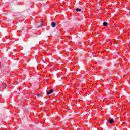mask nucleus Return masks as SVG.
<instances>
[{"label":"nucleus","instance_id":"obj_6","mask_svg":"<svg viewBox=\"0 0 130 130\" xmlns=\"http://www.w3.org/2000/svg\"><path fill=\"white\" fill-rule=\"evenodd\" d=\"M37 97H39V96H40V94L38 93V94H37Z\"/></svg>","mask_w":130,"mask_h":130},{"label":"nucleus","instance_id":"obj_1","mask_svg":"<svg viewBox=\"0 0 130 130\" xmlns=\"http://www.w3.org/2000/svg\"><path fill=\"white\" fill-rule=\"evenodd\" d=\"M114 123V120H113V119L110 118L109 119V123L110 124H113Z\"/></svg>","mask_w":130,"mask_h":130},{"label":"nucleus","instance_id":"obj_3","mask_svg":"<svg viewBox=\"0 0 130 130\" xmlns=\"http://www.w3.org/2000/svg\"><path fill=\"white\" fill-rule=\"evenodd\" d=\"M51 26L52 27H53V28H55V26H56V24L54 22H52Z\"/></svg>","mask_w":130,"mask_h":130},{"label":"nucleus","instance_id":"obj_5","mask_svg":"<svg viewBox=\"0 0 130 130\" xmlns=\"http://www.w3.org/2000/svg\"><path fill=\"white\" fill-rule=\"evenodd\" d=\"M81 9L77 8L76 9V12H81Z\"/></svg>","mask_w":130,"mask_h":130},{"label":"nucleus","instance_id":"obj_2","mask_svg":"<svg viewBox=\"0 0 130 130\" xmlns=\"http://www.w3.org/2000/svg\"><path fill=\"white\" fill-rule=\"evenodd\" d=\"M53 92V89H51L50 91H47V94L48 95H50V94H52V93Z\"/></svg>","mask_w":130,"mask_h":130},{"label":"nucleus","instance_id":"obj_4","mask_svg":"<svg viewBox=\"0 0 130 130\" xmlns=\"http://www.w3.org/2000/svg\"><path fill=\"white\" fill-rule=\"evenodd\" d=\"M103 26H104V27H106V26H107V23L106 22H104V23H103Z\"/></svg>","mask_w":130,"mask_h":130}]
</instances>
